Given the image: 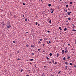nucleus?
I'll return each mask as SVG.
<instances>
[{
  "mask_svg": "<svg viewBox=\"0 0 76 76\" xmlns=\"http://www.w3.org/2000/svg\"><path fill=\"white\" fill-rule=\"evenodd\" d=\"M39 25H40L39 24H38V26H39Z\"/></svg>",
  "mask_w": 76,
  "mask_h": 76,
  "instance_id": "51",
  "label": "nucleus"
},
{
  "mask_svg": "<svg viewBox=\"0 0 76 76\" xmlns=\"http://www.w3.org/2000/svg\"><path fill=\"white\" fill-rule=\"evenodd\" d=\"M59 28L60 29V31H61L62 30V29H61V27H59Z\"/></svg>",
  "mask_w": 76,
  "mask_h": 76,
  "instance_id": "9",
  "label": "nucleus"
},
{
  "mask_svg": "<svg viewBox=\"0 0 76 76\" xmlns=\"http://www.w3.org/2000/svg\"><path fill=\"white\" fill-rule=\"evenodd\" d=\"M53 13V11H52L51 13Z\"/></svg>",
  "mask_w": 76,
  "mask_h": 76,
  "instance_id": "57",
  "label": "nucleus"
},
{
  "mask_svg": "<svg viewBox=\"0 0 76 76\" xmlns=\"http://www.w3.org/2000/svg\"><path fill=\"white\" fill-rule=\"evenodd\" d=\"M68 10H70V9L69 8L68 9Z\"/></svg>",
  "mask_w": 76,
  "mask_h": 76,
  "instance_id": "52",
  "label": "nucleus"
},
{
  "mask_svg": "<svg viewBox=\"0 0 76 76\" xmlns=\"http://www.w3.org/2000/svg\"><path fill=\"white\" fill-rule=\"evenodd\" d=\"M47 43L48 44H49V42H47Z\"/></svg>",
  "mask_w": 76,
  "mask_h": 76,
  "instance_id": "50",
  "label": "nucleus"
},
{
  "mask_svg": "<svg viewBox=\"0 0 76 76\" xmlns=\"http://www.w3.org/2000/svg\"><path fill=\"white\" fill-rule=\"evenodd\" d=\"M61 72V71H59L58 72V74H60V72Z\"/></svg>",
  "mask_w": 76,
  "mask_h": 76,
  "instance_id": "35",
  "label": "nucleus"
},
{
  "mask_svg": "<svg viewBox=\"0 0 76 76\" xmlns=\"http://www.w3.org/2000/svg\"><path fill=\"white\" fill-rule=\"evenodd\" d=\"M50 32V31H48V33H49V32Z\"/></svg>",
  "mask_w": 76,
  "mask_h": 76,
  "instance_id": "46",
  "label": "nucleus"
},
{
  "mask_svg": "<svg viewBox=\"0 0 76 76\" xmlns=\"http://www.w3.org/2000/svg\"><path fill=\"white\" fill-rule=\"evenodd\" d=\"M71 70V69H69V70L70 71Z\"/></svg>",
  "mask_w": 76,
  "mask_h": 76,
  "instance_id": "41",
  "label": "nucleus"
},
{
  "mask_svg": "<svg viewBox=\"0 0 76 76\" xmlns=\"http://www.w3.org/2000/svg\"><path fill=\"white\" fill-rule=\"evenodd\" d=\"M67 66H65V67H66V69H67Z\"/></svg>",
  "mask_w": 76,
  "mask_h": 76,
  "instance_id": "29",
  "label": "nucleus"
},
{
  "mask_svg": "<svg viewBox=\"0 0 76 76\" xmlns=\"http://www.w3.org/2000/svg\"><path fill=\"white\" fill-rule=\"evenodd\" d=\"M42 45H43V46L44 47V46H44V45H45V43L43 44H42Z\"/></svg>",
  "mask_w": 76,
  "mask_h": 76,
  "instance_id": "32",
  "label": "nucleus"
},
{
  "mask_svg": "<svg viewBox=\"0 0 76 76\" xmlns=\"http://www.w3.org/2000/svg\"><path fill=\"white\" fill-rule=\"evenodd\" d=\"M62 54H64V50H62Z\"/></svg>",
  "mask_w": 76,
  "mask_h": 76,
  "instance_id": "7",
  "label": "nucleus"
},
{
  "mask_svg": "<svg viewBox=\"0 0 76 76\" xmlns=\"http://www.w3.org/2000/svg\"><path fill=\"white\" fill-rule=\"evenodd\" d=\"M49 23H51V20H50Z\"/></svg>",
  "mask_w": 76,
  "mask_h": 76,
  "instance_id": "22",
  "label": "nucleus"
},
{
  "mask_svg": "<svg viewBox=\"0 0 76 76\" xmlns=\"http://www.w3.org/2000/svg\"><path fill=\"white\" fill-rule=\"evenodd\" d=\"M39 40L40 41H42V39H39Z\"/></svg>",
  "mask_w": 76,
  "mask_h": 76,
  "instance_id": "38",
  "label": "nucleus"
},
{
  "mask_svg": "<svg viewBox=\"0 0 76 76\" xmlns=\"http://www.w3.org/2000/svg\"><path fill=\"white\" fill-rule=\"evenodd\" d=\"M66 22H68V20H66Z\"/></svg>",
  "mask_w": 76,
  "mask_h": 76,
  "instance_id": "59",
  "label": "nucleus"
},
{
  "mask_svg": "<svg viewBox=\"0 0 76 76\" xmlns=\"http://www.w3.org/2000/svg\"><path fill=\"white\" fill-rule=\"evenodd\" d=\"M67 13L68 14V15H70V13H71V12H68Z\"/></svg>",
  "mask_w": 76,
  "mask_h": 76,
  "instance_id": "1",
  "label": "nucleus"
},
{
  "mask_svg": "<svg viewBox=\"0 0 76 76\" xmlns=\"http://www.w3.org/2000/svg\"><path fill=\"white\" fill-rule=\"evenodd\" d=\"M51 76H54V75H52V74L51 75Z\"/></svg>",
  "mask_w": 76,
  "mask_h": 76,
  "instance_id": "43",
  "label": "nucleus"
},
{
  "mask_svg": "<svg viewBox=\"0 0 76 76\" xmlns=\"http://www.w3.org/2000/svg\"><path fill=\"white\" fill-rule=\"evenodd\" d=\"M23 17L24 18H25V17H24V15H23Z\"/></svg>",
  "mask_w": 76,
  "mask_h": 76,
  "instance_id": "44",
  "label": "nucleus"
},
{
  "mask_svg": "<svg viewBox=\"0 0 76 76\" xmlns=\"http://www.w3.org/2000/svg\"><path fill=\"white\" fill-rule=\"evenodd\" d=\"M69 7V5L68 4H66V7L67 8V7Z\"/></svg>",
  "mask_w": 76,
  "mask_h": 76,
  "instance_id": "6",
  "label": "nucleus"
},
{
  "mask_svg": "<svg viewBox=\"0 0 76 76\" xmlns=\"http://www.w3.org/2000/svg\"><path fill=\"white\" fill-rule=\"evenodd\" d=\"M40 49H38V51H40Z\"/></svg>",
  "mask_w": 76,
  "mask_h": 76,
  "instance_id": "42",
  "label": "nucleus"
},
{
  "mask_svg": "<svg viewBox=\"0 0 76 76\" xmlns=\"http://www.w3.org/2000/svg\"><path fill=\"white\" fill-rule=\"evenodd\" d=\"M65 64H66V65H68V63L67 62H65Z\"/></svg>",
  "mask_w": 76,
  "mask_h": 76,
  "instance_id": "11",
  "label": "nucleus"
},
{
  "mask_svg": "<svg viewBox=\"0 0 76 76\" xmlns=\"http://www.w3.org/2000/svg\"><path fill=\"white\" fill-rule=\"evenodd\" d=\"M67 12V10L66 9V10H65V12Z\"/></svg>",
  "mask_w": 76,
  "mask_h": 76,
  "instance_id": "39",
  "label": "nucleus"
},
{
  "mask_svg": "<svg viewBox=\"0 0 76 76\" xmlns=\"http://www.w3.org/2000/svg\"><path fill=\"white\" fill-rule=\"evenodd\" d=\"M26 47H29V45H26Z\"/></svg>",
  "mask_w": 76,
  "mask_h": 76,
  "instance_id": "36",
  "label": "nucleus"
},
{
  "mask_svg": "<svg viewBox=\"0 0 76 76\" xmlns=\"http://www.w3.org/2000/svg\"><path fill=\"white\" fill-rule=\"evenodd\" d=\"M23 69H21L20 71L21 72H23Z\"/></svg>",
  "mask_w": 76,
  "mask_h": 76,
  "instance_id": "28",
  "label": "nucleus"
},
{
  "mask_svg": "<svg viewBox=\"0 0 76 76\" xmlns=\"http://www.w3.org/2000/svg\"><path fill=\"white\" fill-rule=\"evenodd\" d=\"M64 31H66V30H67V28H65L64 29Z\"/></svg>",
  "mask_w": 76,
  "mask_h": 76,
  "instance_id": "15",
  "label": "nucleus"
},
{
  "mask_svg": "<svg viewBox=\"0 0 76 76\" xmlns=\"http://www.w3.org/2000/svg\"><path fill=\"white\" fill-rule=\"evenodd\" d=\"M45 67H46V66H44V68H45Z\"/></svg>",
  "mask_w": 76,
  "mask_h": 76,
  "instance_id": "40",
  "label": "nucleus"
},
{
  "mask_svg": "<svg viewBox=\"0 0 76 76\" xmlns=\"http://www.w3.org/2000/svg\"><path fill=\"white\" fill-rule=\"evenodd\" d=\"M72 31H75V32H76V30H75V29H73L72 30Z\"/></svg>",
  "mask_w": 76,
  "mask_h": 76,
  "instance_id": "14",
  "label": "nucleus"
},
{
  "mask_svg": "<svg viewBox=\"0 0 76 76\" xmlns=\"http://www.w3.org/2000/svg\"><path fill=\"white\" fill-rule=\"evenodd\" d=\"M26 61H28V60H27Z\"/></svg>",
  "mask_w": 76,
  "mask_h": 76,
  "instance_id": "61",
  "label": "nucleus"
},
{
  "mask_svg": "<svg viewBox=\"0 0 76 76\" xmlns=\"http://www.w3.org/2000/svg\"><path fill=\"white\" fill-rule=\"evenodd\" d=\"M25 21H27V19L26 18L25 19Z\"/></svg>",
  "mask_w": 76,
  "mask_h": 76,
  "instance_id": "34",
  "label": "nucleus"
},
{
  "mask_svg": "<svg viewBox=\"0 0 76 76\" xmlns=\"http://www.w3.org/2000/svg\"><path fill=\"white\" fill-rule=\"evenodd\" d=\"M55 64H57V62L56 61L55 62V63H54Z\"/></svg>",
  "mask_w": 76,
  "mask_h": 76,
  "instance_id": "26",
  "label": "nucleus"
},
{
  "mask_svg": "<svg viewBox=\"0 0 76 76\" xmlns=\"http://www.w3.org/2000/svg\"><path fill=\"white\" fill-rule=\"evenodd\" d=\"M65 3H66V4H67V2H65Z\"/></svg>",
  "mask_w": 76,
  "mask_h": 76,
  "instance_id": "56",
  "label": "nucleus"
},
{
  "mask_svg": "<svg viewBox=\"0 0 76 76\" xmlns=\"http://www.w3.org/2000/svg\"><path fill=\"white\" fill-rule=\"evenodd\" d=\"M72 53H75V51H72Z\"/></svg>",
  "mask_w": 76,
  "mask_h": 76,
  "instance_id": "53",
  "label": "nucleus"
},
{
  "mask_svg": "<svg viewBox=\"0 0 76 76\" xmlns=\"http://www.w3.org/2000/svg\"><path fill=\"white\" fill-rule=\"evenodd\" d=\"M70 56H68V57L67 58V60H69V58H70Z\"/></svg>",
  "mask_w": 76,
  "mask_h": 76,
  "instance_id": "10",
  "label": "nucleus"
},
{
  "mask_svg": "<svg viewBox=\"0 0 76 76\" xmlns=\"http://www.w3.org/2000/svg\"><path fill=\"white\" fill-rule=\"evenodd\" d=\"M67 47H66V49H65V50H67Z\"/></svg>",
  "mask_w": 76,
  "mask_h": 76,
  "instance_id": "45",
  "label": "nucleus"
},
{
  "mask_svg": "<svg viewBox=\"0 0 76 76\" xmlns=\"http://www.w3.org/2000/svg\"><path fill=\"white\" fill-rule=\"evenodd\" d=\"M26 33L27 34H28V32H26Z\"/></svg>",
  "mask_w": 76,
  "mask_h": 76,
  "instance_id": "60",
  "label": "nucleus"
},
{
  "mask_svg": "<svg viewBox=\"0 0 76 76\" xmlns=\"http://www.w3.org/2000/svg\"><path fill=\"white\" fill-rule=\"evenodd\" d=\"M63 59L64 60H67V59L66 58V57H64L63 58Z\"/></svg>",
  "mask_w": 76,
  "mask_h": 76,
  "instance_id": "2",
  "label": "nucleus"
},
{
  "mask_svg": "<svg viewBox=\"0 0 76 76\" xmlns=\"http://www.w3.org/2000/svg\"><path fill=\"white\" fill-rule=\"evenodd\" d=\"M74 67H76V65H74Z\"/></svg>",
  "mask_w": 76,
  "mask_h": 76,
  "instance_id": "37",
  "label": "nucleus"
},
{
  "mask_svg": "<svg viewBox=\"0 0 76 76\" xmlns=\"http://www.w3.org/2000/svg\"><path fill=\"white\" fill-rule=\"evenodd\" d=\"M13 42L14 43V44H15L16 43V42L15 41H13Z\"/></svg>",
  "mask_w": 76,
  "mask_h": 76,
  "instance_id": "17",
  "label": "nucleus"
},
{
  "mask_svg": "<svg viewBox=\"0 0 76 76\" xmlns=\"http://www.w3.org/2000/svg\"><path fill=\"white\" fill-rule=\"evenodd\" d=\"M68 45H70V44H68Z\"/></svg>",
  "mask_w": 76,
  "mask_h": 76,
  "instance_id": "49",
  "label": "nucleus"
},
{
  "mask_svg": "<svg viewBox=\"0 0 76 76\" xmlns=\"http://www.w3.org/2000/svg\"><path fill=\"white\" fill-rule=\"evenodd\" d=\"M70 4H72V3H73V2H70Z\"/></svg>",
  "mask_w": 76,
  "mask_h": 76,
  "instance_id": "18",
  "label": "nucleus"
},
{
  "mask_svg": "<svg viewBox=\"0 0 76 76\" xmlns=\"http://www.w3.org/2000/svg\"><path fill=\"white\" fill-rule=\"evenodd\" d=\"M51 63V62H49V63Z\"/></svg>",
  "mask_w": 76,
  "mask_h": 76,
  "instance_id": "55",
  "label": "nucleus"
},
{
  "mask_svg": "<svg viewBox=\"0 0 76 76\" xmlns=\"http://www.w3.org/2000/svg\"><path fill=\"white\" fill-rule=\"evenodd\" d=\"M75 28V26H73V27L72 28V29H74Z\"/></svg>",
  "mask_w": 76,
  "mask_h": 76,
  "instance_id": "25",
  "label": "nucleus"
},
{
  "mask_svg": "<svg viewBox=\"0 0 76 76\" xmlns=\"http://www.w3.org/2000/svg\"><path fill=\"white\" fill-rule=\"evenodd\" d=\"M49 55H50V56H52V53H50L49 54Z\"/></svg>",
  "mask_w": 76,
  "mask_h": 76,
  "instance_id": "20",
  "label": "nucleus"
},
{
  "mask_svg": "<svg viewBox=\"0 0 76 76\" xmlns=\"http://www.w3.org/2000/svg\"><path fill=\"white\" fill-rule=\"evenodd\" d=\"M75 44H76V40H75Z\"/></svg>",
  "mask_w": 76,
  "mask_h": 76,
  "instance_id": "64",
  "label": "nucleus"
},
{
  "mask_svg": "<svg viewBox=\"0 0 76 76\" xmlns=\"http://www.w3.org/2000/svg\"><path fill=\"white\" fill-rule=\"evenodd\" d=\"M17 53H19V51H17Z\"/></svg>",
  "mask_w": 76,
  "mask_h": 76,
  "instance_id": "48",
  "label": "nucleus"
},
{
  "mask_svg": "<svg viewBox=\"0 0 76 76\" xmlns=\"http://www.w3.org/2000/svg\"><path fill=\"white\" fill-rule=\"evenodd\" d=\"M26 76H29V75H27Z\"/></svg>",
  "mask_w": 76,
  "mask_h": 76,
  "instance_id": "54",
  "label": "nucleus"
},
{
  "mask_svg": "<svg viewBox=\"0 0 76 76\" xmlns=\"http://www.w3.org/2000/svg\"><path fill=\"white\" fill-rule=\"evenodd\" d=\"M42 76H44V74H42Z\"/></svg>",
  "mask_w": 76,
  "mask_h": 76,
  "instance_id": "47",
  "label": "nucleus"
},
{
  "mask_svg": "<svg viewBox=\"0 0 76 76\" xmlns=\"http://www.w3.org/2000/svg\"><path fill=\"white\" fill-rule=\"evenodd\" d=\"M72 25L73 26H74V24H72Z\"/></svg>",
  "mask_w": 76,
  "mask_h": 76,
  "instance_id": "62",
  "label": "nucleus"
},
{
  "mask_svg": "<svg viewBox=\"0 0 76 76\" xmlns=\"http://www.w3.org/2000/svg\"><path fill=\"white\" fill-rule=\"evenodd\" d=\"M73 64L72 63H69V65H70V66H72Z\"/></svg>",
  "mask_w": 76,
  "mask_h": 76,
  "instance_id": "13",
  "label": "nucleus"
},
{
  "mask_svg": "<svg viewBox=\"0 0 76 76\" xmlns=\"http://www.w3.org/2000/svg\"><path fill=\"white\" fill-rule=\"evenodd\" d=\"M30 61H33V59H30Z\"/></svg>",
  "mask_w": 76,
  "mask_h": 76,
  "instance_id": "31",
  "label": "nucleus"
},
{
  "mask_svg": "<svg viewBox=\"0 0 76 76\" xmlns=\"http://www.w3.org/2000/svg\"><path fill=\"white\" fill-rule=\"evenodd\" d=\"M51 10L52 11H54V10L53 9H52L51 8Z\"/></svg>",
  "mask_w": 76,
  "mask_h": 76,
  "instance_id": "19",
  "label": "nucleus"
},
{
  "mask_svg": "<svg viewBox=\"0 0 76 76\" xmlns=\"http://www.w3.org/2000/svg\"><path fill=\"white\" fill-rule=\"evenodd\" d=\"M30 64H32V63H31V62H30Z\"/></svg>",
  "mask_w": 76,
  "mask_h": 76,
  "instance_id": "63",
  "label": "nucleus"
},
{
  "mask_svg": "<svg viewBox=\"0 0 76 76\" xmlns=\"http://www.w3.org/2000/svg\"><path fill=\"white\" fill-rule=\"evenodd\" d=\"M38 44H41V42H40V41H39L38 42Z\"/></svg>",
  "mask_w": 76,
  "mask_h": 76,
  "instance_id": "12",
  "label": "nucleus"
},
{
  "mask_svg": "<svg viewBox=\"0 0 76 76\" xmlns=\"http://www.w3.org/2000/svg\"><path fill=\"white\" fill-rule=\"evenodd\" d=\"M49 43H51V42H50V41H49Z\"/></svg>",
  "mask_w": 76,
  "mask_h": 76,
  "instance_id": "58",
  "label": "nucleus"
},
{
  "mask_svg": "<svg viewBox=\"0 0 76 76\" xmlns=\"http://www.w3.org/2000/svg\"><path fill=\"white\" fill-rule=\"evenodd\" d=\"M71 19V18H68V20H70Z\"/></svg>",
  "mask_w": 76,
  "mask_h": 76,
  "instance_id": "27",
  "label": "nucleus"
},
{
  "mask_svg": "<svg viewBox=\"0 0 76 76\" xmlns=\"http://www.w3.org/2000/svg\"><path fill=\"white\" fill-rule=\"evenodd\" d=\"M48 6H49V7H51V4H48Z\"/></svg>",
  "mask_w": 76,
  "mask_h": 76,
  "instance_id": "21",
  "label": "nucleus"
},
{
  "mask_svg": "<svg viewBox=\"0 0 76 76\" xmlns=\"http://www.w3.org/2000/svg\"><path fill=\"white\" fill-rule=\"evenodd\" d=\"M59 56V54H58V53L57 54V56H56L57 57H58Z\"/></svg>",
  "mask_w": 76,
  "mask_h": 76,
  "instance_id": "3",
  "label": "nucleus"
},
{
  "mask_svg": "<svg viewBox=\"0 0 76 76\" xmlns=\"http://www.w3.org/2000/svg\"><path fill=\"white\" fill-rule=\"evenodd\" d=\"M64 52H65V53H66V52H67V50H66V51L65 50Z\"/></svg>",
  "mask_w": 76,
  "mask_h": 76,
  "instance_id": "23",
  "label": "nucleus"
},
{
  "mask_svg": "<svg viewBox=\"0 0 76 76\" xmlns=\"http://www.w3.org/2000/svg\"><path fill=\"white\" fill-rule=\"evenodd\" d=\"M11 27V26L10 25L9 26H7V28H10V27Z\"/></svg>",
  "mask_w": 76,
  "mask_h": 76,
  "instance_id": "4",
  "label": "nucleus"
},
{
  "mask_svg": "<svg viewBox=\"0 0 76 76\" xmlns=\"http://www.w3.org/2000/svg\"><path fill=\"white\" fill-rule=\"evenodd\" d=\"M37 24H38V22H36V25H37Z\"/></svg>",
  "mask_w": 76,
  "mask_h": 76,
  "instance_id": "33",
  "label": "nucleus"
},
{
  "mask_svg": "<svg viewBox=\"0 0 76 76\" xmlns=\"http://www.w3.org/2000/svg\"><path fill=\"white\" fill-rule=\"evenodd\" d=\"M31 54H32V56H34V53H31Z\"/></svg>",
  "mask_w": 76,
  "mask_h": 76,
  "instance_id": "30",
  "label": "nucleus"
},
{
  "mask_svg": "<svg viewBox=\"0 0 76 76\" xmlns=\"http://www.w3.org/2000/svg\"><path fill=\"white\" fill-rule=\"evenodd\" d=\"M23 4L24 5V6H25V4L24 3H23Z\"/></svg>",
  "mask_w": 76,
  "mask_h": 76,
  "instance_id": "24",
  "label": "nucleus"
},
{
  "mask_svg": "<svg viewBox=\"0 0 76 76\" xmlns=\"http://www.w3.org/2000/svg\"><path fill=\"white\" fill-rule=\"evenodd\" d=\"M46 57L47 60H48V59H49V58H48V56H46Z\"/></svg>",
  "mask_w": 76,
  "mask_h": 76,
  "instance_id": "16",
  "label": "nucleus"
},
{
  "mask_svg": "<svg viewBox=\"0 0 76 76\" xmlns=\"http://www.w3.org/2000/svg\"><path fill=\"white\" fill-rule=\"evenodd\" d=\"M51 61L53 62V63H54V60L52 59V60Z\"/></svg>",
  "mask_w": 76,
  "mask_h": 76,
  "instance_id": "8",
  "label": "nucleus"
},
{
  "mask_svg": "<svg viewBox=\"0 0 76 76\" xmlns=\"http://www.w3.org/2000/svg\"><path fill=\"white\" fill-rule=\"evenodd\" d=\"M31 47H33V48H34V47H35V45H31Z\"/></svg>",
  "mask_w": 76,
  "mask_h": 76,
  "instance_id": "5",
  "label": "nucleus"
}]
</instances>
